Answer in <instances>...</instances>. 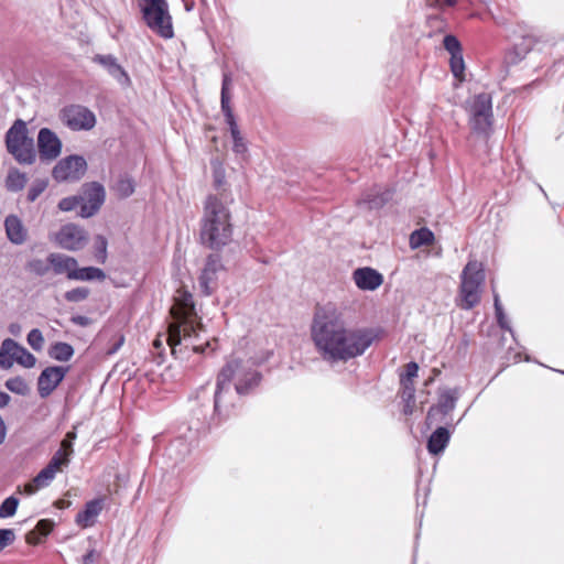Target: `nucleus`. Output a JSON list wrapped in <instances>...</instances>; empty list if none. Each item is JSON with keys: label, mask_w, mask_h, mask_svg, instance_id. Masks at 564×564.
I'll return each mask as SVG.
<instances>
[{"label": "nucleus", "mask_w": 564, "mask_h": 564, "mask_svg": "<svg viewBox=\"0 0 564 564\" xmlns=\"http://www.w3.org/2000/svg\"><path fill=\"white\" fill-rule=\"evenodd\" d=\"M48 355L57 361H68L74 355V348L67 343L57 341L51 346Z\"/></svg>", "instance_id": "29"}, {"label": "nucleus", "mask_w": 564, "mask_h": 564, "mask_svg": "<svg viewBox=\"0 0 564 564\" xmlns=\"http://www.w3.org/2000/svg\"><path fill=\"white\" fill-rule=\"evenodd\" d=\"M8 152L20 164H32L35 162L36 152L33 139L28 135L26 123L22 119L13 122L6 134Z\"/></svg>", "instance_id": "6"}, {"label": "nucleus", "mask_w": 564, "mask_h": 564, "mask_svg": "<svg viewBox=\"0 0 564 564\" xmlns=\"http://www.w3.org/2000/svg\"><path fill=\"white\" fill-rule=\"evenodd\" d=\"M227 203L228 198L224 193L210 194L204 203L200 239L210 249H220L231 241L232 225Z\"/></svg>", "instance_id": "4"}, {"label": "nucleus", "mask_w": 564, "mask_h": 564, "mask_svg": "<svg viewBox=\"0 0 564 564\" xmlns=\"http://www.w3.org/2000/svg\"><path fill=\"white\" fill-rule=\"evenodd\" d=\"M6 388L19 395H26L30 392V387L28 382L22 377H13L9 378L6 381Z\"/></svg>", "instance_id": "31"}, {"label": "nucleus", "mask_w": 564, "mask_h": 564, "mask_svg": "<svg viewBox=\"0 0 564 564\" xmlns=\"http://www.w3.org/2000/svg\"><path fill=\"white\" fill-rule=\"evenodd\" d=\"M19 506V499L14 496H10L2 501L0 505V518H10L13 517L17 512Z\"/></svg>", "instance_id": "33"}, {"label": "nucleus", "mask_w": 564, "mask_h": 564, "mask_svg": "<svg viewBox=\"0 0 564 564\" xmlns=\"http://www.w3.org/2000/svg\"><path fill=\"white\" fill-rule=\"evenodd\" d=\"M147 26L163 39L174 35L172 17L166 0H137Z\"/></svg>", "instance_id": "5"}, {"label": "nucleus", "mask_w": 564, "mask_h": 564, "mask_svg": "<svg viewBox=\"0 0 564 564\" xmlns=\"http://www.w3.org/2000/svg\"><path fill=\"white\" fill-rule=\"evenodd\" d=\"M26 268L29 271L35 273L36 275H45L48 272V264L45 263L41 259H33L28 262Z\"/></svg>", "instance_id": "42"}, {"label": "nucleus", "mask_w": 564, "mask_h": 564, "mask_svg": "<svg viewBox=\"0 0 564 564\" xmlns=\"http://www.w3.org/2000/svg\"><path fill=\"white\" fill-rule=\"evenodd\" d=\"M28 344L36 351H40L43 348L44 345V337L42 335V332L37 328L32 329L28 334Z\"/></svg>", "instance_id": "40"}, {"label": "nucleus", "mask_w": 564, "mask_h": 564, "mask_svg": "<svg viewBox=\"0 0 564 564\" xmlns=\"http://www.w3.org/2000/svg\"><path fill=\"white\" fill-rule=\"evenodd\" d=\"M26 175L19 170H10L6 180V186L9 191H21L26 184Z\"/></svg>", "instance_id": "30"}, {"label": "nucleus", "mask_w": 564, "mask_h": 564, "mask_svg": "<svg viewBox=\"0 0 564 564\" xmlns=\"http://www.w3.org/2000/svg\"><path fill=\"white\" fill-rule=\"evenodd\" d=\"M8 341H11V338L4 339L0 346V367L3 369L11 368L10 352L6 349V344Z\"/></svg>", "instance_id": "47"}, {"label": "nucleus", "mask_w": 564, "mask_h": 564, "mask_svg": "<svg viewBox=\"0 0 564 564\" xmlns=\"http://www.w3.org/2000/svg\"><path fill=\"white\" fill-rule=\"evenodd\" d=\"M107 239L98 235L95 238L94 248H95V258L99 263H105L107 260Z\"/></svg>", "instance_id": "35"}, {"label": "nucleus", "mask_w": 564, "mask_h": 564, "mask_svg": "<svg viewBox=\"0 0 564 564\" xmlns=\"http://www.w3.org/2000/svg\"><path fill=\"white\" fill-rule=\"evenodd\" d=\"M70 462V457L67 456V453L64 452V449H58L50 459L48 464L46 466L51 467L52 469L56 470L57 473L62 470L63 467L68 466Z\"/></svg>", "instance_id": "34"}, {"label": "nucleus", "mask_w": 564, "mask_h": 564, "mask_svg": "<svg viewBox=\"0 0 564 564\" xmlns=\"http://www.w3.org/2000/svg\"><path fill=\"white\" fill-rule=\"evenodd\" d=\"M410 403H411V402H406V404H405V408H404V412H405V413H411V412H412V408H411V404H410Z\"/></svg>", "instance_id": "62"}, {"label": "nucleus", "mask_w": 564, "mask_h": 564, "mask_svg": "<svg viewBox=\"0 0 564 564\" xmlns=\"http://www.w3.org/2000/svg\"><path fill=\"white\" fill-rule=\"evenodd\" d=\"M47 263L56 275L65 274L69 280H73V274L76 272L78 264L75 258L64 253H50Z\"/></svg>", "instance_id": "18"}, {"label": "nucleus", "mask_w": 564, "mask_h": 564, "mask_svg": "<svg viewBox=\"0 0 564 564\" xmlns=\"http://www.w3.org/2000/svg\"><path fill=\"white\" fill-rule=\"evenodd\" d=\"M62 141L58 135L48 128H42L37 134V149L43 162H52L62 153Z\"/></svg>", "instance_id": "12"}, {"label": "nucleus", "mask_w": 564, "mask_h": 564, "mask_svg": "<svg viewBox=\"0 0 564 564\" xmlns=\"http://www.w3.org/2000/svg\"><path fill=\"white\" fill-rule=\"evenodd\" d=\"M117 189L120 193L121 196H130L134 188L133 184L130 180H120L117 184Z\"/></svg>", "instance_id": "50"}, {"label": "nucleus", "mask_w": 564, "mask_h": 564, "mask_svg": "<svg viewBox=\"0 0 564 564\" xmlns=\"http://www.w3.org/2000/svg\"><path fill=\"white\" fill-rule=\"evenodd\" d=\"M86 170L87 163L83 156L69 155L57 162L52 176L57 182H74L82 178Z\"/></svg>", "instance_id": "10"}, {"label": "nucleus", "mask_w": 564, "mask_h": 564, "mask_svg": "<svg viewBox=\"0 0 564 564\" xmlns=\"http://www.w3.org/2000/svg\"><path fill=\"white\" fill-rule=\"evenodd\" d=\"M106 278L105 272L95 267H85L79 268L77 265L76 272L73 274V280L76 281H93V280H104Z\"/></svg>", "instance_id": "28"}, {"label": "nucleus", "mask_w": 564, "mask_h": 564, "mask_svg": "<svg viewBox=\"0 0 564 564\" xmlns=\"http://www.w3.org/2000/svg\"><path fill=\"white\" fill-rule=\"evenodd\" d=\"M47 182L39 180L34 182L28 192V200L34 202L46 188Z\"/></svg>", "instance_id": "44"}, {"label": "nucleus", "mask_w": 564, "mask_h": 564, "mask_svg": "<svg viewBox=\"0 0 564 564\" xmlns=\"http://www.w3.org/2000/svg\"><path fill=\"white\" fill-rule=\"evenodd\" d=\"M70 321L75 325L83 326V327L88 326L90 323V319L87 316H83V315L72 316Z\"/></svg>", "instance_id": "55"}, {"label": "nucleus", "mask_w": 564, "mask_h": 564, "mask_svg": "<svg viewBox=\"0 0 564 564\" xmlns=\"http://www.w3.org/2000/svg\"><path fill=\"white\" fill-rule=\"evenodd\" d=\"M261 381V373L251 360L230 359L219 371L214 394V410L220 416L229 415L240 397L252 392Z\"/></svg>", "instance_id": "3"}, {"label": "nucleus", "mask_w": 564, "mask_h": 564, "mask_svg": "<svg viewBox=\"0 0 564 564\" xmlns=\"http://www.w3.org/2000/svg\"><path fill=\"white\" fill-rule=\"evenodd\" d=\"M102 510V501L100 499H94L85 505L83 511L76 516V523L82 528H89L94 525L96 518Z\"/></svg>", "instance_id": "22"}, {"label": "nucleus", "mask_w": 564, "mask_h": 564, "mask_svg": "<svg viewBox=\"0 0 564 564\" xmlns=\"http://www.w3.org/2000/svg\"><path fill=\"white\" fill-rule=\"evenodd\" d=\"M175 444H171V446L169 447V452H172V449L174 448Z\"/></svg>", "instance_id": "64"}, {"label": "nucleus", "mask_w": 564, "mask_h": 564, "mask_svg": "<svg viewBox=\"0 0 564 564\" xmlns=\"http://www.w3.org/2000/svg\"><path fill=\"white\" fill-rule=\"evenodd\" d=\"M95 62L104 66L108 73L122 86L130 83L127 72L118 64L117 58L112 55H96Z\"/></svg>", "instance_id": "19"}, {"label": "nucleus", "mask_w": 564, "mask_h": 564, "mask_svg": "<svg viewBox=\"0 0 564 564\" xmlns=\"http://www.w3.org/2000/svg\"><path fill=\"white\" fill-rule=\"evenodd\" d=\"M6 349L10 352V361L11 366L13 362H18L19 365L25 368L34 367L36 362V358L23 346L18 344L15 340L11 339L6 344Z\"/></svg>", "instance_id": "20"}, {"label": "nucleus", "mask_w": 564, "mask_h": 564, "mask_svg": "<svg viewBox=\"0 0 564 564\" xmlns=\"http://www.w3.org/2000/svg\"><path fill=\"white\" fill-rule=\"evenodd\" d=\"M8 239L14 245H22L26 240V229L15 215H10L4 220Z\"/></svg>", "instance_id": "23"}, {"label": "nucleus", "mask_w": 564, "mask_h": 564, "mask_svg": "<svg viewBox=\"0 0 564 564\" xmlns=\"http://www.w3.org/2000/svg\"><path fill=\"white\" fill-rule=\"evenodd\" d=\"M89 295V290L85 286H78L65 292L64 297L67 302L78 303L86 300Z\"/></svg>", "instance_id": "37"}, {"label": "nucleus", "mask_w": 564, "mask_h": 564, "mask_svg": "<svg viewBox=\"0 0 564 564\" xmlns=\"http://www.w3.org/2000/svg\"><path fill=\"white\" fill-rule=\"evenodd\" d=\"M457 2L458 0H429L430 6H435L438 8H443L444 6L454 7Z\"/></svg>", "instance_id": "54"}, {"label": "nucleus", "mask_w": 564, "mask_h": 564, "mask_svg": "<svg viewBox=\"0 0 564 564\" xmlns=\"http://www.w3.org/2000/svg\"><path fill=\"white\" fill-rule=\"evenodd\" d=\"M123 344V337L120 338L119 343L117 344V346L110 351V352H115L117 351V349Z\"/></svg>", "instance_id": "61"}, {"label": "nucleus", "mask_w": 564, "mask_h": 564, "mask_svg": "<svg viewBox=\"0 0 564 564\" xmlns=\"http://www.w3.org/2000/svg\"><path fill=\"white\" fill-rule=\"evenodd\" d=\"M451 434L446 427H437L427 440V451L432 455L444 452L449 443Z\"/></svg>", "instance_id": "25"}, {"label": "nucleus", "mask_w": 564, "mask_h": 564, "mask_svg": "<svg viewBox=\"0 0 564 564\" xmlns=\"http://www.w3.org/2000/svg\"><path fill=\"white\" fill-rule=\"evenodd\" d=\"M160 345H161V344H160V340H159V339H156V340L154 341V346H155V347H159Z\"/></svg>", "instance_id": "63"}, {"label": "nucleus", "mask_w": 564, "mask_h": 564, "mask_svg": "<svg viewBox=\"0 0 564 564\" xmlns=\"http://www.w3.org/2000/svg\"><path fill=\"white\" fill-rule=\"evenodd\" d=\"M445 50L452 55L462 53V46L459 41L454 35H446L443 41Z\"/></svg>", "instance_id": "43"}, {"label": "nucleus", "mask_w": 564, "mask_h": 564, "mask_svg": "<svg viewBox=\"0 0 564 564\" xmlns=\"http://www.w3.org/2000/svg\"><path fill=\"white\" fill-rule=\"evenodd\" d=\"M459 398L458 389H445L440 393L438 402L436 405L430 408L426 422L433 424L435 422H442L443 417L448 415L456 406V402Z\"/></svg>", "instance_id": "13"}, {"label": "nucleus", "mask_w": 564, "mask_h": 564, "mask_svg": "<svg viewBox=\"0 0 564 564\" xmlns=\"http://www.w3.org/2000/svg\"><path fill=\"white\" fill-rule=\"evenodd\" d=\"M59 449H64V452L67 453V456L70 457L74 453L73 443L69 440L64 438L61 443Z\"/></svg>", "instance_id": "56"}, {"label": "nucleus", "mask_w": 564, "mask_h": 564, "mask_svg": "<svg viewBox=\"0 0 564 564\" xmlns=\"http://www.w3.org/2000/svg\"><path fill=\"white\" fill-rule=\"evenodd\" d=\"M460 278V306L470 310L480 301V288L485 281L482 264L476 260L468 261Z\"/></svg>", "instance_id": "7"}, {"label": "nucleus", "mask_w": 564, "mask_h": 564, "mask_svg": "<svg viewBox=\"0 0 564 564\" xmlns=\"http://www.w3.org/2000/svg\"><path fill=\"white\" fill-rule=\"evenodd\" d=\"M221 111L225 116L226 122L229 126L230 134L231 137L238 135L240 133L239 128L237 126L232 109L230 105H227V107L221 106Z\"/></svg>", "instance_id": "39"}, {"label": "nucleus", "mask_w": 564, "mask_h": 564, "mask_svg": "<svg viewBox=\"0 0 564 564\" xmlns=\"http://www.w3.org/2000/svg\"><path fill=\"white\" fill-rule=\"evenodd\" d=\"M375 337L369 328L351 326L343 306L326 304L315 310L311 339L316 352L328 364L347 362L364 355Z\"/></svg>", "instance_id": "1"}, {"label": "nucleus", "mask_w": 564, "mask_h": 564, "mask_svg": "<svg viewBox=\"0 0 564 564\" xmlns=\"http://www.w3.org/2000/svg\"><path fill=\"white\" fill-rule=\"evenodd\" d=\"M400 382L402 386V399L405 402H413L414 393H415V388H414L413 382H409L406 380H400Z\"/></svg>", "instance_id": "46"}, {"label": "nucleus", "mask_w": 564, "mask_h": 564, "mask_svg": "<svg viewBox=\"0 0 564 564\" xmlns=\"http://www.w3.org/2000/svg\"><path fill=\"white\" fill-rule=\"evenodd\" d=\"M232 78L229 73L223 74L221 93H220V106L227 107L230 105L229 88L231 86Z\"/></svg>", "instance_id": "38"}, {"label": "nucleus", "mask_w": 564, "mask_h": 564, "mask_svg": "<svg viewBox=\"0 0 564 564\" xmlns=\"http://www.w3.org/2000/svg\"><path fill=\"white\" fill-rule=\"evenodd\" d=\"M67 368L52 366L45 368L37 379V391L41 398H47L63 381Z\"/></svg>", "instance_id": "15"}, {"label": "nucleus", "mask_w": 564, "mask_h": 564, "mask_svg": "<svg viewBox=\"0 0 564 564\" xmlns=\"http://www.w3.org/2000/svg\"><path fill=\"white\" fill-rule=\"evenodd\" d=\"M224 265L218 254H210L206 259L205 267L199 276V286L204 294L210 295L216 289L218 273L221 272Z\"/></svg>", "instance_id": "14"}, {"label": "nucleus", "mask_w": 564, "mask_h": 564, "mask_svg": "<svg viewBox=\"0 0 564 564\" xmlns=\"http://www.w3.org/2000/svg\"><path fill=\"white\" fill-rule=\"evenodd\" d=\"M352 281L359 290L375 291L383 283V275L370 267H362L352 272Z\"/></svg>", "instance_id": "17"}, {"label": "nucleus", "mask_w": 564, "mask_h": 564, "mask_svg": "<svg viewBox=\"0 0 564 564\" xmlns=\"http://www.w3.org/2000/svg\"><path fill=\"white\" fill-rule=\"evenodd\" d=\"M11 398L8 393L0 391V409L7 406Z\"/></svg>", "instance_id": "58"}, {"label": "nucleus", "mask_w": 564, "mask_h": 564, "mask_svg": "<svg viewBox=\"0 0 564 564\" xmlns=\"http://www.w3.org/2000/svg\"><path fill=\"white\" fill-rule=\"evenodd\" d=\"M534 45V39L530 35L523 36L518 43H516L505 55V62L508 65H516L521 62L525 55L532 50Z\"/></svg>", "instance_id": "21"}, {"label": "nucleus", "mask_w": 564, "mask_h": 564, "mask_svg": "<svg viewBox=\"0 0 564 564\" xmlns=\"http://www.w3.org/2000/svg\"><path fill=\"white\" fill-rule=\"evenodd\" d=\"M84 200L82 196H69L59 200L58 208L62 212H70L74 210L77 206H80V203Z\"/></svg>", "instance_id": "41"}, {"label": "nucleus", "mask_w": 564, "mask_h": 564, "mask_svg": "<svg viewBox=\"0 0 564 564\" xmlns=\"http://www.w3.org/2000/svg\"><path fill=\"white\" fill-rule=\"evenodd\" d=\"M232 138V150L235 153L237 154H243L247 152V144L243 140V138L241 137V133H238V135L236 137H231Z\"/></svg>", "instance_id": "51"}, {"label": "nucleus", "mask_w": 564, "mask_h": 564, "mask_svg": "<svg viewBox=\"0 0 564 564\" xmlns=\"http://www.w3.org/2000/svg\"><path fill=\"white\" fill-rule=\"evenodd\" d=\"M419 366L416 362L411 361L405 366V372L401 376L400 380H406L413 382V379L417 377Z\"/></svg>", "instance_id": "48"}, {"label": "nucleus", "mask_w": 564, "mask_h": 564, "mask_svg": "<svg viewBox=\"0 0 564 564\" xmlns=\"http://www.w3.org/2000/svg\"><path fill=\"white\" fill-rule=\"evenodd\" d=\"M79 215L88 218L95 215L105 202V189L99 183H91L85 191Z\"/></svg>", "instance_id": "16"}, {"label": "nucleus", "mask_w": 564, "mask_h": 564, "mask_svg": "<svg viewBox=\"0 0 564 564\" xmlns=\"http://www.w3.org/2000/svg\"><path fill=\"white\" fill-rule=\"evenodd\" d=\"M494 305H495V312H496V317H497L498 325L501 328L507 329L510 333H512V329L510 328V325H509V322L507 319V316H506V314L503 312V307H502V305L500 303L499 295L497 293H494Z\"/></svg>", "instance_id": "36"}, {"label": "nucleus", "mask_w": 564, "mask_h": 564, "mask_svg": "<svg viewBox=\"0 0 564 564\" xmlns=\"http://www.w3.org/2000/svg\"><path fill=\"white\" fill-rule=\"evenodd\" d=\"M469 124L473 131L488 135L492 126V99L490 94L480 93L467 101Z\"/></svg>", "instance_id": "8"}, {"label": "nucleus", "mask_w": 564, "mask_h": 564, "mask_svg": "<svg viewBox=\"0 0 564 564\" xmlns=\"http://www.w3.org/2000/svg\"><path fill=\"white\" fill-rule=\"evenodd\" d=\"M20 329L21 327L18 324H11L9 327L10 333L13 335H18L20 333Z\"/></svg>", "instance_id": "59"}, {"label": "nucleus", "mask_w": 564, "mask_h": 564, "mask_svg": "<svg viewBox=\"0 0 564 564\" xmlns=\"http://www.w3.org/2000/svg\"><path fill=\"white\" fill-rule=\"evenodd\" d=\"M64 438L69 440L73 443L76 438V433L74 431L67 432Z\"/></svg>", "instance_id": "60"}, {"label": "nucleus", "mask_w": 564, "mask_h": 564, "mask_svg": "<svg viewBox=\"0 0 564 564\" xmlns=\"http://www.w3.org/2000/svg\"><path fill=\"white\" fill-rule=\"evenodd\" d=\"M56 474V470L45 466L31 481L24 485V494L31 496L34 495L37 490L50 486Z\"/></svg>", "instance_id": "24"}, {"label": "nucleus", "mask_w": 564, "mask_h": 564, "mask_svg": "<svg viewBox=\"0 0 564 564\" xmlns=\"http://www.w3.org/2000/svg\"><path fill=\"white\" fill-rule=\"evenodd\" d=\"M223 181H224V172L220 169L215 170V185L218 189L221 187Z\"/></svg>", "instance_id": "57"}, {"label": "nucleus", "mask_w": 564, "mask_h": 564, "mask_svg": "<svg viewBox=\"0 0 564 564\" xmlns=\"http://www.w3.org/2000/svg\"><path fill=\"white\" fill-rule=\"evenodd\" d=\"M59 118L73 131L90 130L96 124L94 112L80 105L65 107L61 111Z\"/></svg>", "instance_id": "9"}, {"label": "nucleus", "mask_w": 564, "mask_h": 564, "mask_svg": "<svg viewBox=\"0 0 564 564\" xmlns=\"http://www.w3.org/2000/svg\"><path fill=\"white\" fill-rule=\"evenodd\" d=\"M98 557L99 553L95 549H91L82 557V564H93Z\"/></svg>", "instance_id": "52"}, {"label": "nucleus", "mask_w": 564, "mask_h": 564, "mask_svg": "<svg viewBox=\"0 0 564 564\" xmlns=\"http://www.w3.org/2000/svg\"><path fill=\"white\" fill-rule=\"evenodd\" d=\"M53 521L48 519H42L37 522L34 530L37 531L42 536H46L53 530Z\"/></svg>", "instance_id": "49"}, {"label": "nucleus", "mask_w": 564, "mask_h": 564, "mask_svg": "<svg viewBox=\"0 0 564 564\" xmlns=\"http://www.w3.org/2000/svg\"><path fill=\"white\" fill-rule=\"evenodd\" d=\"M391 198V191H381L380 188H373L365 194L362 202L368 204L370 208H380Z\"/></svg>", "instance_id": "26"}, {"label": "nucleus", "mask_w": 564, "mask_h": 564, "mask_svg": "<svg viewBox=\"0 0 564 564\" xmlns=\"http://www.w3.org/2000/svg\"><path fill=\"white\" fill-rule=\"evenodd\" d=\"M42 535L35 531L34 529L30 532H28L25 540L29 544L36 545L41 542Z\"/></svg>", "instance_id": "53"}, {"label": "nucleus", "mask_w": 564, "mask_h": 564, "mask_svg": "<svg viewBox=\"0 0 564 564\" xmlns=\"http://www.w3.org/2000/svg\"><path fill=\"white\" fill-rule=\"evenodd\" d=\"M434 241V234L429 228L414 230L410 236V247L417 249L422 246H430Z\"/></svg>", "instance_id": "27"}, {"label": "nucleus", "mask_w": 564, "mask_h": 564, "mask_svg": "<svg viewBox=\"0 0 564 564\" xmlns=\"http://www.w3.org/2000/svg\"><path fill=\"white\" fill-rule=\"evenodd\" d=\"M55 241L63 249L78 251L87 245L88 234L78 225L66 224L55 235Z\"/></svg>", "instance_id": "11"}, {"label": "nucleus", "mask_w": 564, "mask_h": 564, "mask_svg": "<svg viewBox=\"0 0 564 564\" xmlns=\"http://www.w3.org/2000/svg\"><path fill=\"white\" fill-rule=\"evenodd\" d=\"M15 540V533L12 529H0V551L11 545Z\"/></svg>", "instance_id": "45"}, {"label": "nucleus", "mask_w": 564, "mask_h": 564, "mask_svg": "<svg viewBox=\"0 0 564 564\" xmlns=\"http://www.w3.org/2000/svg\"><path fill=\"white\" fill-rule=\"evenodd\" d=\"M173 321L167 328L166 341L174 356H181L192 350L194 352H205L212 346L210 341H202L204 329L197 321V314L193 296L184 289H178L174 295V304L171 307Z\"/></svg>", "instance_id": "2"}, {"label": "nucleus", "mask_w": 564, "mask_h": 564, "mask_svg": "<svg viewBox=\"0 0 564 564\" xmlns=\"http://www.w3.org/2000/svg\"><path fill=\"white\" fill-rule=\"evenodd\" d=\"M451 70L459 82L464 80L465 63L463 53L452 55L449 58Z\"/></svg>", "instance_id": "32"}]
</instances>
